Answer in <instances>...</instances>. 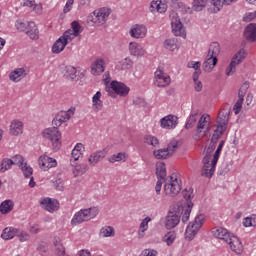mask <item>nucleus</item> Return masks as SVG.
Here are the masks:
<instances>
[{"mask_svg":"<svg viewBox=\"0 0 256 256\" xmlns=\"http://www.w3.org/2000/svg\"><path fill=\"white\" fill-rule=\"evenodd\" d=\"M70 119L71 115L69 112L61 111L53 118V127L47 128L42 132V137L51 141L53 151H59L61 149V132L59 131V127L63 123H67Z\"/></svg>","mask_w":256,"mask_h":256,"instance_id":"obj_1","label":"nucleus"},{"mask_svg":"<svg viewBox=\"0 0 256 256\" xmlns=\"http://www.w3.org/2000/svg\"><path fill=\"white\" fill-rule=\"evenodd\" d=\"M192 209L193 202H188L187 205H182L180 203L172 205L166 216V229H175V227L181 223V217L182 223H187L189 217H191Z\"/></svg>","mask_w":256,"mask_h":256,"instance_id":"obj_2","label":"nucleus"},{"mask_svg":"<svg viewBox=\"0 0 256 256\" xmlns=\"http://www.w3.org/2000/svg\"><path fill=\"white\" fill-rule=\"evenodd\" d=\"M229 115H231V107L229 104H225L218 114L216 129L212 135L211 142L218 143L221 136L227 131V125H229Z\"/></svg>","mask_w":256,"mask_h":256,"instance_id":"obj_3","label":"nucleus"},{"mask_svg":"<svg viewBox=\"0 0 256 256\" xmlns=\"http://www.w3.org/2000/svg\"><path fill=\"white\" fill-rule=\"evenodd\" d=\"M212 234L214 237H216V239H221L222 241L230 245V249H232L235 253L241 251V249L243 248L241 240H239V238L236 236H231L229 230L223 227H214L212 229Z\"/></svg>","mask_w":256,"mask_h":256,"instance_id":"obj_4","label":"nucleus"},{"mask_svg":"<svg viewBox=\"0 0 256 256\" xmlns=\"http://www.w3.org/2000/svg\"><path fill=\"white\" fill-rule=\"evenodd\" d=\"M106 93H108L109 97L112 99H117V95L120 97H127L131 89L125 85L123 82H119L117 80H113L110 83V86H106Z\"/></svg>","mask_w":256,"mask_h":256,"instance_id":"obj_5","label":"nucleus"},{"mask_svg":"<svg viewBox=\"0 0 256 256\" xmlns=\"http://www.w3.org/2000/svg\"><path fill=\"white\" fill-rule=\"evenodd\" d=\"M96 215H99V210L95 207L81 209L74 214L71 220V225H81V223H84V221H91V219H95Z\"/></svg>","mask_w":256,"mask_h":256,"instance_id":"obj_6","label":"nucleus"},{"mask_svg":"<svg viewBox=\"0 0 256 256\" xmlns=\"http://www.w3.org/2000/svg\"><path fill=\"white\" fill-rule=\"evenodd\" d=\"M203 223H205V214H199L195 217L193 222L188 224L185 232L188 241H193V239H195V235L199 233L203 227Z\"/></svg>","mask_w":256,"mask_h":256,"instance_id":"obj_7","label":"nucleus"},{"mask_svg":"<svg viewBox=\"0 0 256 256\" xmlns=\"http://www.w3.org/2000/svg\"><path fill=\"white\" fill-rule=\"evenodd\" d=\"M164 192L168 197H177L181 193V180L177 178V174L170 176V183L164 185Z\"/></svg>","mask_w":256,"mask_h":256,"instance_id":"obj_8","label":"nucleus"},{"mask_svg":"<svg viewBox=\"0 0 256 256\" xmlns=\"http://www.w3.org/2000/svg\"><path fill=\"white\" fill-rule=\"evenodd\" d=\"M247 57V51H245L244 48H241L232 58L230 64L226 68V75L229 77L230 75H233L235 72V68L237 65H241L243 63V60Z\"/></svg>","mask_w":256,"mask_h":256,"instance_id":"obj_9","label":"nucleus"},{"mask_svg":"<svg viewBox=\"0 0 256 256\" xmlns=\"http://www.w3.org/2000/svg\"><path fill=\"white\" fill-rule=\"evenodd\" d=\"M111 15L109 9L102 8L100 10H95L91 16H89V21L98 25H105L107 22V17Z\"/></svg>","mask_w":256,"mask_h":256,"instance_id":"obj_10","label":"nucleus"},{"mask_svg":"<svg viewBox=\"0 0 256 256\" xmlns=\"http://www.w3.org/2000/svg\"><path fill=\"white\" fill-rule=\"evenodd\" d=\"M172 33L176 37H183L185 33V29L183 28V23L181 22V18L179 15L174 14L171 19Z\"/></svg>","mask_w":256,"mask_h":256,"instance_id":"obj_11","label":"nucleus"},{"mask_svg":"<svg viewBox=\"0 0 256 256\" xmlns=\"http://www.w3.org/2000/svg\"><path fill=\"white\" fill-rule=\"evenodd\" d=\"M155 79L154 85H156V87H167L171 84V77L165 76L163 70H156Z\"/></svg>","mask_w":256,"mask_h":256,"instance_id":"obj_12","label":"nucleus"},{"mask_svg":"<svg viewBox=\"0 0 256 256\" xmlns=\"http://www.w3.org/2000/svg\"><path fill=\"white\" fill-rule=\"evenodd\" d=\"M179 118L175 115H168L160 120L162 129H175L177 127Z\"/></svg>","mask_w":256,"mask_h":256,"instance_id":"obj_13","label":"nucleus"},{"mask_svg":"<svg viewBox=\"0 0 256 256\" xmlns=\"http://www.w3.org/2000/svg\"><path fill=\"white\" fill-rule=\"evenodd\" d=\"M40 205H42V208L49 213H54V211L59 209V201L51 198H43L40 201Z\"/></svg>","mask_w":256,"mask_h":256,"instance_id":"obj_14","label":"nucleus"},{"mask_svg":"<svg viewBox=\"0 0 256 256\" xmlns=\"http://www.w3.org/2000/svg\"><path fill=\"white\" fill-rule=\"evenodd\" d=\"M129 33L134 39H143L147 35V27L143 24H135L131 27Z\"/></svg>","mask_w":256,"mask_h":256,"instance_id":"obj_15","label":"nucleus"},{"mask_svg":"<svg viewBox=\"0 0 256 256\" xmlns=\"http://www.w3.org/2000/svg\"><path fill=\"white\" fill-rule=\"evenodd\" d=\"M38 163L40 165V169H44V171H47V169H52V167H55L57 165V160L55 158L44 155L39 157Z\"/></svg>","mask_w":256,"mask_h":256,"instance_id":"obj_16","label":"nucleus"},{"mask_svg":"<svg viewBox=\"0 0 256 256\" xmlns=\"http://www.w3.org/2000/svg\"><path fill=\"white\" fill-rule=\"evenodd\" d=\"M244 37H245L246 41L255 43V41H256V24L255 23H250L245 27Z\"/></svg>","mask_w":256,"mask_h":256,"instance_id":"obj_17","label":"nucleus"},{"mask_svg":"<svg viewBox=\"0 0 256 256\" xmlns=\"http://www.w3.org/2000/svg\"><path fill=\"white\" fill-rule=\"evenodd\" d=\"M26 35L33 41L39 39V28H37V24L35 22H27Z\"/></svg>","mask_w":256,"mask_h":256,"instance_id":"obj_18","label":"nucleus"},{"mask_svg":"<svg viewBox=\"0 0 256 256\" xmlns=\"http://www.w3.org/2000/svg\"><path fill=\"white\" fill-rule=\"evenodd\" d=\"M129 51L130 55L133 57H143V55H145V49H143V46L137 42L129 43Z\"/></svg>","mask_w":256,"mask_h":256,"instance_id":"obj_19","label":"nucleus"},{"mask_svg":"<svg viewBox=\"0 0 256 256\" xmlns=\"http://www.w3.org/2000/svg\"><path fill=\"white\" fill-rule=\"evenodd\" d=\"M64 77L68 81H77L79 79V72H77V68L73 66H66L64 68Z\"/></svg>","mask_w":256,"mask_h":256,"instance_id":"obj_20","label":"nucleus"},{"mask_svg":"<svg viewBox=\"0 0 256 256\" xmlns=\"http://www.w3.org/2000/svg\"><path fill=\"white\" fill-rule=\"evenodd\" d=\"M105 71V60L97 59L91 66L92 75H101Z\"/></svg>","mask_w":256,"mask_h":256,"instance_id":"obj_21","label":"nucleus"},{"mask_svg":"<svg viewBox=\"0 0 256 256\" xmlns=\"http://www.w3.org/2000/svg\"><path fill=\"white\" fill-rule=\"evenodd\" d=\"M106 155H107V151L100 150L90 155L88 161L90 165L95 166L99 163V161H101L102 159H105Z\"/></svg>","mask_w":256,"mask_h":256,"instance_id":"obj_22","label":"nucleus"},{"mask_svg":"<svg viewBox=\"0 0 256 256\" xmlns=\"http://www.w3.org/2000/svg\"><path fill=\"white\" fill-rule=\"evenodd\" d=\"M150 11H157L158 13H165L167 11V4L161 2V0H153L150 4Z\"/></svg>","mask_w":256,"mask_h":256,"instance_id":"obj_23","label":"nucleus"},{"mask_svg":"<svg viewBox=\"0 0 256 256\" xmlns=\"http://www.w3.org/2000/svg\"><path fill=\"white\" fill-rule=\"evenodd\" d=\"M209 58L203 63V69L205 73H211L218 63V59L215 56H208Z\"/></svg>","mask_w":256,"mask_h":256,"instance_id":"obj_24","label":"nucleus"},{"mask_svg":"<svg viewBox=\"0 0 256 256\" xmlns=\"http://www.w3.org/2000/svg\"><path fill=\"white\" fill-rule=\"evenodd\" d=\"M218 161L219 160L217 158H213L211 161V168L202 169V177H207L208 179H211V177H213V175L215 174V169L217 167Z\"/></svg>","mask_w":256,"mask_h":256,"instance_id":"obj_25","label":"nucleus"},{"mask_svg":"<svg viewBox=\"0 0 256 256\" xmlns=\"http://www.w3.org/2000/svg\"><path fill=\"white\" fill-rule=\"evenodd\" d=\"M23 133V122L14 120L10 125V135H21Z\"/></svg>","mask_w":256,"mask_h":256,"instance_id":"obj_26","label":"nucleus"},{"mask_svg":"<svg viewBox=\"0 0 256 256\" xmlns=\"http://www.w3.org/2000/svg\"><path fill=\"white\" fill-rule=\"evenodd\" d=\"M156 177L157 179L165 181V177H167V167L165 166V162L156 163Z\"/></svg>","mask_w":256,"mask_h":256,"instance_id":"obj_27","label":"nucleus"},{"mask_svg":"<svg viewBox=\"0 0 256 256\" xmlns=\"http://www.w3.org/2000/svg\"><path fill=\"white\" fill-rule=\"evenodd\" d=\"M23 77H25V68H17L9 75L10 81H14V83H19Z\"/></svg>","mask_w":256,"mask_h":256,"instance_id":"obj_28","label":"nucleus"},{"mask_svg":"<svg viewBox=\"0 0 256 256\" xmlns=\"http://www.w3.org/2000/svg\"><path fill=\"white\" fill-rule=\"evenodd\" d=\"M18 233H19V229L9 227L3 230L1 237L4 239V241H9V239H13V237H17Z\"/></svg>","mask_w":256,"mask_h":256,"instance_id":"obj_29","label":"nucleus"},{"mask_svg":"<svg viewBox=\"0 0 256 256\" xmlns=\"http://www.w3.org/2000/svg\"><path fill=\"white\" fill-rule=\"evenodd\" d=\"M13 207H15V204L12 200H5L0 204V212L2 215H7V213L13 211Z\"/></svg>","mask_w":256,"mask_h":256,"instance_id":"obj_30","label":"nucleus"},{"mask_svg":"<svg viewBox=\"0 0 256 256\" xmlns=\"http://www.w3.org/2000/svg\"><path fill=\"white\" fill-rule=\"evenodd\" d=\"M221 53V45L219 42H212L208 49V57H217Z\"/></svg>","mask_w":256,"mask_h":256,"instance_id":"obj_31","label":"nucleus"},{"mask_svg":"<svg viewBox=\"0 0 256 256\" xmlns=\"http://www.w3.org/2000/svg\"><path fill=\"white\" fill-rule=\"evenodd\" d=\"M237 0H210L211 5H213L216 11H221L224 5H231V3H236Z\"/></svg>","mask_w":256,"mask_h":256,"instance_id":"obj_32","label":"nucleus"},{"mask_svg":"<svg viewBox=\"0 0 256 256\" xmlns=\"http://www.w3.org/2000/svg\"><path fill=\"white\" fill-rule=\"evenodd\" d=\"M65 47H67L65 42L58 38L52 46V53H54L55 55H59V53H61L65 49Z\"/></svg>","mask_w":256,"mask_h":256,"instance_id":"obj_33","label":"nucleus"},{"mask_svg":"<svg viewBox=\"0 0 256 256\" xmlns=\"http://www.w3.org/2000/svg\"><path fill=\"white\" fill-rule=\"evenodd\" d=\"M108 161L109 163H117L119 161H123V163H125V161H127V153L119 152L117 154H113L108 158Z\"/></svg>","mask_w":256,"mask_h":256,"instance_id":"obj_34","label":"nucleus"},{"mask_svg":"<svg viewBox=\"0 0 256 256\" xmlns=\"http://www.w3.org/2000/svg\"><path fill=\"white\" fill-rule=\"evenodd\" d=\"M153 155H154L155 159H169V157H171L167 148L154 150Z\"/></svg>","mask_w":256,"mask_h":256,"instance_id":"obj_35","label":"nucleus"},{"mask_svg":"<svg viewBox=\"0 0 256 256\" xmlns=\"http://www.w3.org/2000/svg\"><path fill=\"white\" fill-rule=\"evenodd\" d=\"M15 165V162L10 158H4L0 165V171L2 173H5V171H9L11 169V166Z\"/></svg>","mask_w":256,"mask_h":256,"instance_id":"obj_36","label":"nucleus"},{"mask_svg":"<svg viewBox=\"0 0 256 256\" xmlns=\"http://www.w3.org/2000/svg\"><path fill=\"white\" fill-rule=\"evenodd\" d=\"M21 169L25 179H30L31 175H33V168L29 165H27V162H25L22 166H19Z\"/></svg>","mask_w":256,"mask_h":256,"instance_id":"obj_37","label":"nucleus"},{"mask_svg":"<svg viewBox=\"0 0 256 256\" xmlns=\"http://www.w3.org/2000/svg\"><path fill=\"white\" fill-rule=\"evenodd\" d=\"M71 28L74 37H79V35L83 33V26H81V24H79L77 21H73L71 23Z\"/></svg>","mask_w":256,"mask_h":256,"instance_id":"obj_38","label":"nucleus"},{"mask_svg":"<svg viewBox=\"0 0 256 256\" xmlns=\"http://www.w3.org/2000/svg\"><path fill=\"white\" fill-rule=\"evenodd\" d=\"M175 239H177V234L175 231H170L164 236V241L168 247H171L173 243H175Z\"/></svg>","mask_w":256,"mask_h":256,"instance_id":"obj_39","label":"nucleus"},{"mask_svg":"<svg viewBox=\"0 0 256 256\" xmlns=\"http://www.w3.org/2000/svg\"><path fill=\"white\" fill-rule=\"evenodd\" d=\"M119 63L121 65V71H127L133 68V60L131 58H124Z\"/></svg>","mask_w":256,"mask_h":256,"instance_id":"obj_40","label":"nucleus"},{"mask_svg":"<svg viewBox=\"0 0 256 256\" xmlns=\"http://www.w3.org/2000/svg\"><path fill=\"white\" fill-rule=\"evenodd\" d=\"M100 235L103 237H113L115 235V229L112 226L102 227L100 230Z\"/></svg>","mask_w":256,"mask_h":256,"instance_id":"obj_41","label":"nucleus"},{"mask_svg":"<svg viewBox=\"0 0 256 256\" xmlns=\"http://www.w3.org/2000/svg\"><path fill=\"white\" fill-rule=\"evenodd\" d=\"M192 5L194 11H203L207 5V0H194Z\"/></svg>","mask_w":256,"mask_h":256,"instance_id":"obj_42","label":"nucleus"},{"mask_svg":"<svg viewBox=\"0 0 256 256\" xmlns=\"http://www.w3.org/2000/svg\"><path fill=\"white\" fill-rule=\"evenodd\" d=\"M59 39H61V41H64V44L69 45V42L72 39H75V36H73V31L68 30L65 31L63 35L59 37Z\"/></svg>","mask_w":256,"mask_h":256,"instance_id":"obj_43","label":"nucleus"},{"mask_svg":"<svg viewBox=\"0 0 256 256\" xmlns=\"http://www.w3.org/2000/svg\"><path fill=\"white\" fill-rule=\"evenodd\" d=\"M179 149V142L177 140H172L168 145L166 150L168 151L170 157Z\"/></svg>","mask_w":256,"mask_h":256,"instance_id":"obj_44","label":"nucleus"},{"mask_svg":"<svg viewBox=\"0 0 256 256\" xmlns=\"http://www.w3.org/2000/svg\"><path fill=\"white\" fill-rule=\"evenodd\" d=\"M195 123H197V113H191L185 124V129H193Z\"/></svg>","mask_w":256,"mask_h":256,"instance_id":"obj_45","label":"nucleus"},{"mask_svg":"<svg viewBox=\"0 0 256 256\" xmlns=\"http://www.w3.org/2000/svg\"><path fill=\"white\" fill-rule=\"evenodd\" d=\"M144 143H147V145H152V147H157L159 145V139L155 136L146 135L144 137Z\"/></svg>","mask_w":256,"mask_h":256,"instance_id":"obj_46","label":"nucleus"},{"mask_svg":"<svg viewBox=\"0 0 256 256\" xmlns=\"http://www.w3.org/2000/svg\"><path fill=\"white\" fill-rule=\"evenodd\" d=\"M182 195L183 198L186 200V203L182 205H189V203H193V201H191V195H193V188H189V190L184 189L182 191Z\"/></svg>","mask_w":256,"mask_h":256,"instance_id":"obj_47","label":"nucleus"},{"mask_svg":"<svg viewBox=\"0 0 256 256\" xmlns=\"http://www.w3.org/2000/svg\"><path fill=\"white\" fill-rule=\"evenodd\" d=\"M151 221V217L147 216L146 218H144L142 220V222L140 223V229H142V233H145V231H147V229H149V222ZM139 233V237H143V234Z\"/></svg>","mask_w":256,"mask_h":256,"instance_id":"obj_48","label":"nucleus"},{"mask_svg":"<svg viewBox=\"0 0 256 256\" xmlns=\"http://www.w3.org/2000/svg\"><path fill=\"white\" fill-rule=\"evenodd\" d=\"M164 47L169 51H175L177 49V42H175V39H167L164 42Z\"/></svg>","mask_w":256,"mask_h":256,"instance_id":"obj_49","label":"nucleus"},{"mask_svg":"<svg viewBox=\"0 0 256 256\" xmlns=\"http://www.w3.org/2000/svg\"><path fill=\"white\" fill-rule=\"evenodd\" d=\"M16 237H18V239H19V241H21V243H23L25 241H29V239H31V236L29 235V233L21 231V230H18Z\"/></svg>","mask_w":256,"mask_h":256,"instance_id":"obj_50","label":"nucleus"},{"mask_svg":"<svg viewBox=\"0 0 256 256\" xmlns=\"http://www.w3.org/2000/svg\"><path fill=\"white\" fill-rule=\"evenodd\" d=\"M15 27L17 31L26 32L27 31V23L23 20H17L15 22Z\"/></svg>","mask_w":256,"mask_h":256,"instance_id":"obj_51","label":"nucleus"},{"mask_svg":"<svg viewBox=\"0 0 256 256\" xmlns=\"http://www.w3.org/2000/svg\"><path fill=\"white\" fill-rule=\"evenodd\" d=\"M223 147H225V140H221L214 155H213V159H218L219 157H221V151H223Z\"/></svg>","mask_w":256,"mask_h":256,"instance_id":"obj_52","label":"nucleus"},{"mask_svg":"<svg viewBox=\"0 0 256 256\" xmlns=\"http://www.w3.org/2000/svg\"><path fill=\"white\" fill-rule=\"evenodd\" d=\"M207 117H209V114H203L199 121H198V125H197V129H205V123H207Z\"/></svg>","mask_w":256,"mask_h":256,"instance_id":"obj_53","label":"nucleus"},{"mask_svg":"<svg viewBox=\"0 0 256 256\" xmlns=\"http://www.w3.org/2000/svg\"><path fill=\"white\" fill-rule=\"evenodd\" d=\"M53 185L57 191H63L65 183L63 182V179L57 178L55 181H53Z\"/></svg>","mask_w":256,"mask_h":256,"instance_id":"obj_54","label":"nucleus"},{"mask_svg":"<svg viewBox=\"0 0 256 256\" xmlns=\"http://www.w3.org/2000/svg\"><path fill=\"white\" fill-rule=\"evenodd\" d=\"M229 171H230L229 170V165L222 164L221 167L218 170V175H220L222 177H225V175H227Z\"/></svg>","mask_w":256,"mask_h":256,"instance_id":"obj_55","label":"nucleus"},{"mask_svg":"<svg viewBox=\"0 0 256 256\" xmlns=\"http://www.w3.org/2000/svg\"><path fill=\"white\" fill-rule=\"evenodd\" d=\"M75 3V0H67L64 9H63V13L67 14L69 13V11H71L73 9V4Z\"/></svg>","mask_w":256,"mask_h":256,"instance_id":"obj_56","label":"nucleus"},{"mask_svg":"<svg viewBox=\"0 0 256 256\" xmlns=\"http://www.w3.org/2000/svg\"><path fill=\"white\" fill-rule=\"evenodd\" d=\"M241 109H243V102H241V100H237L233 107L235 115H239V113H241Z\"/></svg>","mask_w":256,"mask_h":256,"instance_id":"obj_57","label":"nucleus"},{"mask_svg":"<svg viewBox=\"0 0 256 256\" xmlns=\"http://www.w3.org/2000/svg\"><path fill=\"white\" fill-rule=\"evenodd\" d=\"M88 166L87 164H82L80 166H76V171L78 175H85L87 173Z\"/></svg>","mask_w":256,"mask_h":256,"instance_id":"obj_58","label":"nucleus"},{"mask_svg":"<svg viewBox=\"0 0 256 256\" xmlns=\"http://www.w3.org/2000/svg\"><path fill=\"white\" fill-rule=\"evenodd\" d=\"M202 163L204 165V169H209V163H211V154H208L206 152V155L204 156V158L202 159Z\"/></svg>","mask_w":256,"mask_h":256,"instance_id":"obj_59","label":"nucleus"},{"mask_svg":"<svg viewBox=\"0 0 256 256\" xmlns=\"http://www.w3.org/2000/svg\"><path fill=\"white\" fill-rule=\"evenodd\" d=\"M14 161H16V165H18V167H23L25 164V158H23L22 155H15Z\"/></svg>","mask_w":256,"mask_h":256,"instance_id":"obj_60","label":"nucleus"},{"mask_svg":"<svg viewBox=\"0 0 256 256\" xmlns=\"http://www.w3.org/2000/svg\"><path fill=\"white\" fill-rule=\"evenodd\" d=\"M141 256H157V250L145 249L141 252Z\"/></svg>","mask_w":256,"mask_h":256,"instance_id":"obj_61","label":"nucleus"},{"mask_svg":"<svg viewBox=\"0 0 256 256\" xmlns=\"http://www.w3.org/2000/svg\"><path fill=\"white\" fill-rule=\"evenodd\" d=\"M56 255L65 256V246H63V244L56 246Z\"/></svg>","mask_w":256,"mask_h":256,"instance_id":"obj_62","label":"nucleus"},{"mask_svg":"<svg viewBox=\"0 0 256 256\" xmlns=\"http://www.w3.org/2000/svg\"><path fill=\"white\" fill-rule=\"evenodd\" d=\"M163 187V180L158 179L155 186V191L157 195H161V188Z\"/></svg>","mask_w":256,"mask_h":256,"instance_id":"obj_63","label":"nucleus"},{"mask_svg":"<svg viewBox=\"0 0 256 256\" xmlns=\"http://www.w3.org/2000/svg\"><path fill=\"white\" fill-rule=\"evenodd\" d=\"M249 87H250V83H249V81H246L240 87L239 91H242V93H247V91H249Z\"/></svg>","mask_w":256,"mask_h":256,"instance_id":"obj_64","label":"nucleus"}]
</instances>
